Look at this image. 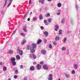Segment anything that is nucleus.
Wrapping results in <instances>:
<instances>
[{"mask_svg": "<svg viewBox=\"0 0 80 80\" xmlns=\"http://www.w3.org/2000/svg\"><path fill=\"white\" fill-rule=\"evenodd\" d=\"M17 51L20 54V55H23V51L22 50H20V49H18L17 50Z\"/></svg>", "mask_w": 80, "mask_h": 80, "instance_id": "1", "label": "nucleus"}, {"mask_svg": "<svg viewBox=\"0 0 80 80\" xmlns=\"http://www.w3.org/2000/svg\"><path fill=\"white\" fill-rule=\"evenodd\" d=\"M43 68L44 70H48V67L47 65H44L43 66Z\"/></svg>", "mask_w": 80, "mask_h": 80, "instance_id": "2", "label": "nucleus"}, {"mask_svg": "<svg viewBox=\"0 0 80 80\" xmlns=\"http://www.w3.org/2000/svg\"><path fill=\"white\" fill-rule=\"evenodd\" d=\"M48 80H53V78H52V74H49V78H48Z\"/></svg>", "mask_w": 80, "mask_h": 80, "instance_id": "3", "label": "nucleus"}, {"mask_svg": "<svg viewBox=\"0 0 80 80\" xmlns=\"http://www.w3.org/2000/svg\"><path fill=\"white\" fill-rule=\"evenodd\" d=\"M30 70L31 71H33L35 70V67L33 66H31L30 68Z\"/></svg>", "mask_w": 80, "mask_h": 80, "instance_id": "4", "label": "nucleus"}, {"mask_svg": "<svg viewBox=\"0 0 80 80\" xmlns=\"http://www.w3.org/2000/svg\"><path fill=\"white\" fill-rule=\"evenodd\" d=\"M37 70H40V69L41 68V65L39 64H38L37 65Z\"/></svg>", "mask_w": 80, "mask_h": 80, "instance_id": "5", "label": "nucleus"}, {"mask_svg": "<svg viewBox=\"0 0 80 80\" xmlns=\"http://www.w3.org/2000/svg\"><path fill=\"white\" fill-rule=\"evenodd\" d=\"M43 34L45 35L46 37H48V33L47 31H45L43 32Z\"/></svg>", "mask_w": 80, "mask_h": 80, "instance_id": "6", "label": "nucleus"}, {"mask_svg": "<svg viewBox=\"0 0 80 80\" xmlns=\"http://www.w3.org/2000/svg\"><path fill=\"white\" fill-rule=\"evenodd\" d=\"M35 51L34 50L33 48H31L30 49V52L31 53H34Z\"/></svg>", "mask_w": 80, "mask_h": 80, "instance_id": "7", "label": "nucleus"}, {"mask_svg": "<svg viewBox=\"0 0 80 80\" xmlns=\"http://www.w3.org/2000/svg\"><path fill=\"white\" fill-rule=\"evenodd\" d=\"M41 53H42V54H43V55H45L47 53V52H46V51L44 50H42L41 51Z\"/></svg>", "mask_w": 80, "mask_h": 80, "instance_id": "8", "label": "nucleus"}, {"mask_svg": "<svg viewBox=\"0 0 80 80\" xmlns=\"http://www.w3.org/2000/svg\"><path fill=\"white\" fill-rule=\"evenodd\" d=\"M10 60L11 62L15 61V58L13 57H12L11 58Z\"/></svg>", "mask_w": 80, "mask_h": 80, "instance_id": "9", "label": "nucleus"}, {"mask_svg": "<svg viewBox=\"0 0 80 80\" xmlns=\"http://www.w3.org/2000/svg\"><path fill=\"white\" fill-rule=\"evenodd\" d=\"M32 47L31 48H36L37 47V44L33 43L32 44Z\"/></svg>", "mask_w": 80, "mask_h": 80, "instance_id": "10", "label": "nucleus"}, {"mask_svg": "<svg viewBox=\"0 0 80 80\" xmlns=\"http://www.w3.org/2000/svg\"><path fill=\"white\" fill-rule=\"evenodd\" d=\"M65 20L64 18H62L61 20V23H65Z\"/></svg>", "mask_w": 80, "mask_h": 80, "instance_id": "11", "label": "nucleus"}, {"mask_svg": "<svg viewBox=\"0 0 80 80\" xmlns=\"http://www.w3.org/2000/svg\"><path fill=\"white\" fill-rule=\"evenodd\" d=\"M11 63L13 66H15L16 65H17V62H16L15 61H13L12 62H11Z\"/></svg>", "mask_w": 80, "mask_h": 80, "instance_id": "12", "label": "nucleus"}, {"mask_svg": "<svg viewBox=\"0 0 80 80\" xmlns=\"http://www.w3.org/2000/svg\"><path fill=\"white\" fill-rule=\"evenodd\" d=\"M44 2H45V0H39V3H41L42 4H43L44 3Z\"/></svg>", "mask_w": 80, "mask_h": 80, "instance_id": "13", "label": "nucleus"}, {"mask_svg": "<svg viewBox=\"0 0 80 80\" xmlns=\"http://www.w3.org/2000/svg\"><path fill=\"white\" fill-rule=\"evenodd\" d=\"M26 42H27V41L26 40H23V41L21 42V44L22 45H24V44H25V43H26Z\"/></svg>", "mask_w": 80, "mask_h": 80, "instance_id": "14", "label": "nucleus"}, {"mask_svg": "<svg viewBox=\"0 0 80 80\" xmlns=\"http://www.w3.org/2000/svg\"><path fill=\"white\" fill-rule=\"evenodd\" d=\"M73 67L75 69H77L78 68V66L77 64H74L73 66Z\"/></svg>", "mask_w": 80, "mask_h": 80, "instance_id": "15", "label": "nucleus"}, {"mask_svg": "<svg viewBox=\"0 0 80 80\" xmlns=\"http://www.w3.org/2000/svg\"><path fill=\"white\" fill-rule=\"evenodd\" d=\"M12 0H10L9 1V3L8 6V7H10V5H11V4L12 3Z\"/></svg>", "mask_w": 80, "mask_h": 80, "instance_id": "16", "label": "nucleus"}, {"mask_svg": "<svg viewBox=\"0 0 80 80\" xmlns=\"http://www.w3.org/2000/svg\"><path fill=\"white\" fill-rule=\"evenodd\" d=\"M7 3V0H5V3H4V6H3V8L5 7L6 6Z\"/></svg>", "mask_w": 80, "mask_h": 80, "instance_id": "17", "label": "nucleus"}, {"mask_svg": "<svg viewBox=\"0 0 80 80\" xmlns=\"http://www.w3.org/2000/svg\"><path fill=\"white\" fill-rule=\"evenodd\" d=\"M42 42V40L41 39H38L37 42V44H39L40 43Z\"/></svg>", "mask_w": 80, "mask_h": 80, "instance_id": "18", "label": "nucleus"}, {"mask_svg": "<svg viewBox=\"0 0 80 80\" xmlns=\"http://www.w3.org/2000/svg\"><path fill=\"white\" fill-rule=\"evenodd\" d=\"M16 58L17 60H20V57L18 55H16Z\"/></svg>", "mask_w": 80, "mask_h": 80, "instance_id": "19", "label": "nucleus"}, {"mask_svg": "<svg viewBox=\"0 0 80 80\" xmlns=\"http://www.w3.org/2000/svg\"><path fill=\"white\" fill-rule=\"evenodd\" d=\"M23 30L25 32H27V27H25L23 28Z\"/></svg>", "mask_w": 80, "mask_h": 80, "instance_id": "20", "label": "nucleus"}, {"mask_svg": "<svg viewBox=\"0 0 80 80\" xmlns=\"http://www.w3.org/2000/svg\"><path fill=\"white\" fill-rule=\"evenodd\" d=\"M59 37L58 36H57L55 38V40L57 41V40H59Z\"/></svg>", "mask_w": 80, "mask_h": 80, "instance_id": "21", "label": "nucleus"}, {"mask_svg": "<svg viewBox=\"0 0 80 80\" xmlns=\"http://www.w3.org/2000/svg\"><path fill=\"white\" fill-rule=\"evenodd\" d=\"M57 6L58 7H60L62 6V3H58V4Z\"/></svg>", "mask_w": 80, "mask_h": 80, "instance_id": "22", "label": "nucleus"}, {"mask_svg": "<svg viewBox=\"0 0 80 80\" xmlns=\"http://www.w3.org/2000/svg\"><path fill=\"white\" fill-rule=\"evenodd\" d=\"M50 13H48L45 15V17H50Z\"/></svg>", "mask_w": 80, "mask_h": 80, "instance_id": "23", "label": "nucleus"}, {"mask_svg": "<svg viewBox=\"0 0 80 80\" xmlns=\"http://www.w3.org/2000/svg\"><path fill=\"white\" fill-rule=\"evenodd\" d=\"M31 46L30 45H28L27 47V50H30V49H31Z\"/></svg>", "mask_w": 80, "mask_h": 80, "instance_id": "24", "label": "nucleus"}, {"mask_svg": "<svg viewBox=\"0 0 80 80\" xmlns=\"http://www.w3.org/2000/svg\"><path fill=\"white\" fill-rule=\"evenodd\" d=\"M13 52L12 50H10L8 52V53H9L10 54H12V53H13Z\"/></svg>", "mask_w": 80, "mask_h": 80, "instance_id": "25", "label": "nucleus"}, {"mask_svg": "<svg viewBox=\"0 0 80 80\" xmlns=\"http://www.w3.org/2000/svg\"><path fill=\"white\" fill-rule=\"evenodd\" d=\"M65 75L66 78H69V77H70V76L69 74H65Z\"/></svg>", "mask_w": 80, "mask_h": 80, "instance_id": "26", "label": "nucleus"}, {"mask_svg": "<svg viewBox=\"0 0 80 80\" xmlns=\"http://www.w3.org/2000/svg\"><path fill=\"white\" fill-rule=\"evenodd\" d=\"M39 18V20H42V18H43V17L42 14L40 15Z\"/></svg>", "mask_w": 80, "mask_h": 80, "instance_id": "27", "label": "nucleus"}, {"mask_svg": "<svg viewBox=\"0 0 80 80\" xmlns=\"http://www.w3.org/2000/svg\"><path fill=\"white\" fill-rule=\"evenodd\" d=\"M65 50H66V48L65 47H63L62 48V51H65Z\"/></svg>", "mask_w": 80, "mask_h": 80, "instance_id": "28", "label": "nucleus"}, {"mask_svg": "<svg viewBox=\"0 0 80 80\" xmlns=\"http://www.w3.org/2000/svg\"><path fill=\"white\" fill-rule=\"evenodd\" d=\"M21 35L22 36V37H24V36H25V34L23 32H22L21 33Z\"/></svg>", "mask_w": 80, "mask_h": 80, "instance_id": "29", "label": "nucleus"}, {"mask_svg": "<svg viewBox=\"0 0 80 80\" xmlns=\"http://www.w3.org/2000/svg\"><path fill=\"white\" fill-rule=\"evenodd\" d=\"M48 22L49 23H50V22H52V18H49L48 19Z\"/></svg>", "mask_w": 80, "mask_h": 80, "instance_id": "30", "label": "nucleus"}, {"mask_svg": "<svg viewBox=\"0 0 80 80\" xmlns=\"http://www.w3.org/2000/svg\"><path fill=\"white\" fill-rule=\"evenodd\" d=\"M59 35H61L62 34V30L60 29L59 31Z\"/></svg>", "mask_w": 80, "mask_h": 80, "instance_id": "31", "label": "nucleus"}, {"mask_svg": "<svg viewBox=\"0 0 80 80\" xmlns=\"http://www.w3.org/2000/svg\"><path fill=\"white\" fill-rule=\"evenodd\" d=\"M66 41H67V38H64L63 41V42L64 43H65V42H66Z\"/></svg>", "mask_w": 80, "mask_h": 80, "instance_id": "32", "label": "nucleus"}, {"mask_svg": "<svg viewBox=\"0 0 80 80\" xmlns=\"http://www.w3.org/2000/svg\"><path fill=\"white\" fill-rule=\"evenodd\" d=\"M32 56L33 57V58H34V59H36V58H37V57L36 56V55H35L33 54Z\"/></svg>", "mask_w": 80, "mask_h": 80, "instance_id": "33", "label": "nucleus"}, {"mask_svg": "<svg viewBox=\"0 0 80 80\" xmlns=\"http://www.w3.org/2000/svg\"><path fill=\"white\" fill-rule=\"evenodd\" d=\"M76 10L77 11L78 10V5H77V4L76 5Z\"/></svg>", "mask_w": 80, "mask_h": 80, "instance_id": "34", "label": "nucleus"}, {"mask_svg": "<svg viewBox=\"0 0 80 80\" xmlns=\"http://www.w3.org/2000/svg\"><path fill=\"white\" fill-rule=\"evenodd\" d=\"M3 70L4 71H6V70H7V67H4L3 68Z\"/></svg>", "mask_w": 80, "mask_h": 80, "instance_id": "35", "label": "nucleus"}, {"mask_svg": "<svg viewBox=\"0 0 80 80\" xmlns=\"http://www.w3.org/2000/svg\"><path fill=\"white\" fill-rule=\"evenodd\" d=\"M18 70L17 69H16L15 70V73H16V74H18Z\"/></svg>", "mask_w": 80, "mask_h": 80, "instance_id": "36", "label": "nucleus"}, {"mask_svg": "<svg viewBox=\"0 0 80 80\" xmlns=\"http://www.w3.org/2000/svg\"><path fill=\"white\" fill-rule=\"evenodd\" d=\"M33 21H36L37 20V18L36 17H34L33 18Z\"/></svg>", "mask_w": 80, "mask_h": 80, "instance_id": "37", "label": "nucleus"}, {"mask_svg": "<svg viewBox=\"0 0 80 80\" xmlns=\"http://www.w3.org/2000/svg\"><path fill=\"white\" fill-rule=\"evenodd\" d=\"M23 68V65H21L20 66V68L22 69Z\"/></svg>", "mask_w": 80, "mask_h": 80, "instance_id": "38", "label": "nucleus"}, {"mask_svg": "<svg viewBox=\"0 0 80 80\" xmlns=\"http://www.w3.org/2000/svg\"><path fill=\"white\" fill-rule=\"evenodd\" d=\"M23 80H27V77L26 76L24 78Z\"/></svg>", "mask_w": 80, "mask_h": 80, "instance_id": "39", "label": "nucleus"}, {"mask_svg": "<svg viewBox=\"0 0 80 80\" xmlns=\"http://www.w3.org/2000/svg\"><path fill=\"white\" fill-rule=\"evenodd\" d=\"M55 27L57 28L58 29V28H59V26L58 25H56L55 26Z\"/></svg>", "mask_w": 80, "mask_h": 80, "instance_id": "40", "label": "nucleus"}, {"mask_svg": "<svg viewBox=\"0 0 80 80\" xmlns=\"http://www.w3.org/2000/svg\"><path fill=\"white\" fill-rule=\"evenodd\" d=\"M75 73V71L74 70H72V74H74V73Z\"/></svg>", "mask_w": 80, "mask_h": 80, "instance_id": "41", "label": "nucleus"}, {"mask_svg": "<svg viewBox=\"0 0 80 80\" xmlns=\"http://www.w3.org/2000/svg\"><path fill=\"white\" fill-rule=\"evenodd\" d=\"M72 32V31H67V33H71Z\"/></svg>", "mask_w": 80, "mask_h": 80, "instance_id": "42", "label": "nucleus"}, {"mask_svg": "<svg viewBox=\"0 0 80 80\" xmlns=\"http://www.w3.org/2000/svg\"><path fill=\"white\" fill-rule=\"evenodd\" d=\"M49 47L50 48H52V46L51 44H50L49 46Z\"/></svg>", "mask_w": 80, "mask_h": 80, "instance_id": "43", "label": "nucleus"}, {"mask_svg": "<svg viewBox=\"0 0 80 80\" xmlns=\"http://www.w3.org/2000/svg\"><path fill=\"white\" fill-rule=\"evenodd\" d=\"M17 78V76L16 75H15L14 76V78H15V79Z\"/></svg>", "mask_w": 80, "mask_h": 80, "instance_id": "44", "label": "nucleus"}, {"mask_svg": "<svg viewBox=\"0 0 80 80\" xmlns=\"http://www.w3.org/2000/svg\"><path fill=\"white\" fill-rule=\"evenodd\" d=\"M31 2H32V0H29V4L30 5L31 4Z\"/></svg>", "mask_w": 80, "mask_h": 80, "instance_id": "45", "label": "nucleus"}, {"mask_svg": "<svg viewBox=\"0 0 80 80\" xmlns=\"http://www.w3.org/2000/svg\"><path fill=\"white\" fill-rule=\"evenodd\" d=\"M47 20H45L44 21V23H47Z\"/></svg>", "mask_w": 80, "mask_h": 80, "instance_id": "46", "label": "nucleus"}, {"mask_svg": "<svg viewBox=\"0 0 80 80\" xmlns=\"http://www.w3.org/2000/svg\"><path fill=\"white\" fill-rule=\"evenodd\" d=\"M16 32V30H15L14 32L12 33V35H13V34H15V32Z\"/></svg>", "mask_w": 80, "mask_h": 80, "instance_id": "47", "label": "nucleus"}, {"mask_svg": "<svg viewBox=\"0 0 80 80\" xmlns=\"http://www.w3.org/2000/svg\"><path fill=\"white\" fill-rule=\"evenodd\" d=\"M40 63L42 65L43 64L44 62L43 61H41L40 62Z\"/></svg>", "mask_w": 80, "mask_h": 80, "instance_id": "48", "label": "nucleus"}, {"mask_svg": "<svg viewBox=\"0 0 80 80\" xmlns=\"http://www.w3.org/2000/svg\"><path fill=\"white\" fill-rule=\"evenodd\" d=\"M67 53H68V54L69 53V50H68V49H67Z\"/></svg>", "mask_w": 80, "mask_h": 80, "instance_id": "49", "label": "nucleus"}, {"mask_svg": "<svg viewBox=\"0 0 80 80\" xmlns=\"http://www.w3.org/2000/svg\"><path fill=\"white\" fill-rule=\"evenodd\" d=\"M44 43H45L47 42V39H44Z\"/></svg>", "mask_w": 80, "mask_h": 80, "instance_id": "50", "label": "nucleus"}, {"mask_svg": "<svg viewBox=\"0 0 80 80\" xmlns=\"http://www.w3.org/2000/svg\"><path fill=\"white\" fill-rule=\"evenodd\" d=\"M41 30H43V29H44V28L43 26H41Z\"/></svg>", "mask_w": 80, "mask_h": 80, "instance_id": "51", "label": "nucleus"}, {"mask_svg": "<svg viewBox=\"0 0 80 80\" xmlns=\"http://www.w3.org/2000/svg\"><path fill=\"white\" fill-rule=\"evenodd\" d=\"M53 45H57V43H56V42H54L53 43Z\"/></svg>", "mask_w": 80, "mask_h": 80, "instance_id": "52", "label": "nucleus"}, {"mask_svg": "<svg viewBox=\"0 0 80 80\" xmlns=\"http://www.w3.org/2000/svg\"><path fill=\"white\" fill-rule=\"evenodd\" d=\"M54 30L55 31H57V30H58V28H55Z\"/></svg>", "mask_w": 80, "mask_h": 80, "instance_id": "53", "label": "nucleus"}, {"mask_svg": "<svg viewBox=\"0 0 80 80\" xmlns=\"http://www.w3.org/2000/svg\"><path fill=\"white\" fill-rule=\"evenodd\" d=\"M57 15H60V13L58 12L57 13Z\"/></svg>", "mask_w": 80, "mask_h": 80, "instance_id": "54", "label": "nucleus"}, {"mask_svg": "<svg viewBox=\"0 0 80 80\" xmlns=\"http://www.w3.org/2000/svg\"><path fill=\"white\" fill-rule=\"evenodd\" d=\"M4 13V12L3 11H2L1 12V13L2 14V15H3V14Z\"/></svg>", "mask_w": 80, "mask_h": 80, "instance_id": "55", "label": "nucleus"}, {"mask_svg": "<svg viewBox=\"0 0 80 80\" xmlns=\"http://www.w3.org/2000/svg\"><path fill=\"white\" fill-rule=\"evenodd\" d=\"M33 64L34 65H36V64H37V62H34Z\"/></svg>", "mask_w": 80, "mask_h": 80, "instance_id": "56", "label": "nucleus"}, {"mask_svg": "<svg viewBox=\"0 0 80 80\" xmlns=\"http://www.w3.org/2000/svg\"><path fill=\"white\" fill-rule=\"evenodd\" d=\"M2 64L3 63L2 62H0V65H2Z\"/></svg>", "mask_w": 80, "mask_h": 80, "instance_id": "57", "label": "nucleus"}, {"mask_svg": "<svg viewBox=\"0 0 80 80\" xmlns=\"http://www.w3.org/2000/svg\"><path fill=\"white\" fill-rule=\"evenodd\" d=\"M26 16H27V15H24V17H23V18L24 19V18H26Z\"/></svg>", "mask_w": 80, "mask_h": 80, "instance_id": "58", "label": "nucleus"}, {"mask_svg": "<svg viewBox=\"0 0 80 80\" xmlns=\"http://www.w3.org/2000/svg\"><path fill=\"white\" fill-rule=\"evenodd\" d=\"M29 57L30 58H32V54H29Z\"/></svg>", "mask_w": 80, "mask_h": 80, "instance_id": "59", "label": "nucleus"}, {"mask_svg": "<svg viewBox=\"0 0 80 80\" xmlns=\"http://www.w3.org/2000/svg\"><path fill=\"white\" fill-rule=\"evenodd\" d=\"M30 18H28V21H30Z\"/></svg>", "mask_w": 80, "mask_h": 80, "instance_id": "60", "label": "nucleus"}, {"mask_svg": "<svg viewBox=\"0 0 80 80\" xmlns=\"http://www.w3.org/2000/svg\"><path fill=\"white\" fill-rule=\"evenodd\" d=\"M60 12H61V10H58V12L60 13Z\"/></svg>", "mask_w": 80, "mask_h": 80, "instance_id": "61", "label": "nucleus"}, {"mask_svg": "<svg viewBox=\"0 0 80 80\" xmlns=\"http://www.w3.org/2000/svg\"><path fill=\"white\" fill-rule=\"evenodd\" d=\"M28 14V12H27L25 15H27V14Z\"/></svg>", "mask_w": 80, "mask_h": 80, "instance_id": "62", "label": "nucleus"}, {"mask_svg": "<svg viewBox=\"0 0 80 80\" xmlns=\"http://www.w3.org/2000/svg\"><path fill=\"white\" fill-rule=\"evenodd\" d=\"M49 24V23H47L46 24V25H48Z\"/></svg>", "mask_w": 80, "mask_h": 80, "instance_id": "63", "label": "nucleus"}, {"mask_svg": "<svg viewBox=\"0 0 80 80\" xmlns=\"http://www.w3.org/2000/svg\"><path fill=\"white\" fill-rule=\"evenodd\" d=\"M32 14V12H30V15H31Z\"/></svg>", "mask_w": 80, "mask_h": 80, "instance_id": "64", "label": "nucleus"}]
</instances>
